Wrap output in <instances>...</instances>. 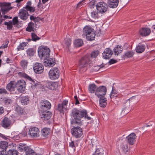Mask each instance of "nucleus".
Returning <instances> with one entry per match:
<instances>
[{
  "instance_id": "49530a36",
  "label": "nucleus",
  "mask_w": 155,
  "mask_h": 155,
  "mask_svg": "<svg viewBox=\"0 0 155 155\" xmlns=\"http://www.w3.org/2000/svg\"><path fill=\"white\" fill-rule=\"evenodd\" d=\"M34 151L30 148L29 147L27 146V147H26V149H25V152L26 155H28V153H32Z\"/></svg>"
},
{
  "instance_id": "72a5a7b5",
  "label": "nucleus",
  "mask_w": 155,
  "mask_h": 155,
  "mask_svg": "<svg viewBox=\"0 0 155 155\" xmlns=\"http://www.w3.org/2000/svg\"><path fill=\"white\" fill-rule=\"evenodd\" d=\"M8 145V143L5 141H1L0 142V148L5 150L7 148Z\"/></svg>"
},
{
  "instance_id": "f8f14e48",
  "label": "nucleus",
  "mask_w": 155,
  "mask_h": 155,
  "mask_svg": "<svg viewBox=\"0 0 155 155\" xmlns=\"http://www.w3.org/2000/svg\"><path fill=\"white\" fill-rule=\"evenodd\" d=\"M29 15L28 14V12L24 8L21 9L20 10L18 16L21 19L25 20L28 18Z\"/></svg>"
},
{
  "instance_id": "c03bdc74",
  "label": "nucleus",
  "mask_w": 155,
  "mask_h": 155,
  "mask_svg": "<svg viewBox=\"0 0 155 155\" xmlns=\"http://www.w3.org/2000/svg\"><path fill=\"white\" fill-rule=\"evenodd\" d=\"M98 13H99V12H97L96 11H94L92 12L91 13L92 17L94 18H98L99 17L98 14Z\"/></svg>"
},
{
  "instance_id": "13d9d810",
  "label": "nucleus",
  "mask_w": 155,
  "mask_h": 155,
  "mask_svg": "<svg viewBox=\"0 0 155 155\" xmlns=\"http://www.w3.org/2000/svg\"><path fill=\"white\" fill-rule=\"evenodd\" d=\"M123 148L124 151L125 153L128 152L129 150L128 147V146L127 144L124 145L123 146Z\"/></svg>"
},
{
  "instance_id": "4c0bfd02",
  "label": "nucleus",
  "mask_w": 155,
  "mask_h": 155,
  "mask_svg": "<svg viewBox=\"0 0 155 155\" xmlns=\"http://www.w3.org/2000/svg\"><path fill=\"white\" fill-rule=\"evenodd\" d=\"M27 147V145L25 144L20 143L19 145L18 148L21 151H25V149H26V147Z\"/></svg>"
},
{
  "instance_id": "ea45409f",
  "label": "nucleus",
  "mask_w": 155,
  "mask_h": 155,
  "mask_svg": "<svg viewBox=\"0 0 155 155\" xmlns=\"http://www.w3.org/2000/svg\"><path fill=\"white\" fill-rule=\"evenodd\" d=\"M28 42H23L20 44L19 46L17 48L18 51L23 50L24 49V48L28 44Z\"/></svg>"
},
{
  "instance_id": "393cba45",
  "label": "nucleus",
  "mask_w": 155,
  "mask_h": 155,
  "mask_svg": "<svg viewBox=\"0 0 155 155\" xmlns=\"http://www.w3.org/2000/svg\"><path fill=\"white\" fill-rule=\"evenodd\" d=\"M14 82L11 81L7 85L6 89L10 91H12L15 90V85L14 83Z\"/></svg>"
},
{
  "instance_id": "412c9836",
  "label": "nucleus",
  "mask_w": 155,
  "mask_h": 155,
  "mask_svg": "<svg viewBox=\"0 0 155 155\" xmlns=\"http://www.w3.org/2000/svg\"><path fill=\"white\" fill-rule=\"evenodd\" d=\"M140 34L143 36L148 35L150 34L151 31L150 29L147 28H142L140 31Z\"/></svg>"
},
{
  "instance_id": "09e8293b",
  "label": "nucleus",
  "mask_w": 155,
  "mask_h": 155,
  "mask_svg": "<svg viewBox=\"0 0 155 155\" xmlns=\"http://www.w3.org/2000/svg\"><path fill=\"white\" fill-rule=\"evenodd\" d=\"M12 8H8L7 7L5 6H4L2 5L1 8V10L3 12H7L8 11Z\"/></svg>"
},
{
  "instance_id": "c756f323",
  "label": "nucleus",
  "mask_w": 155,
  "mask_h": 155,
  "mask_svg": "<svg viewBox=\"0 0 155 155\" xmlns=\"http://www.w3.org/2000/svg\"><path fill=\"white\" fill-rule=\"evenodd\" d=\"M145 47L144 45H138L136 48V51L138 53H141L145 50Z\"/></svg>"
},
{
  "instance_id": "6e6d98bb",
  "label": "nucleus",
  "mask_w": 155,
  "mask_h": 155,
  "mask_svg": "<svg viewBox=\"0 0 155 155\" xmlns=\"http://www.w3.org/2000/svg\"><path fill=\"white\" fill-rule=\"evenodd\" d=\"M25 9L27 12L28 11H29L30 12H34L35 10L34 8L32 7L31 6L26 8Z\"/></svg>"
},
{
  "instance_id": "603ef678",
  "label": "nucleus",
  "mask_w": 155,
  "mask_h": 155,
  "mask_svg": "<svg viewBox=\"0 0 155 155\" xmlns=\"http://www.w3.org/2000/svg\"><path fill=\"white\" fill-rule=\"evenodd\" d=\"M129 112V110H128L127 108H124L122 110L121 114L124 115L127 114Z\"/></svg>"
},
{
  "instance_id": "2eb2a0df",
  "label": "nucleus",
  "mask_w": 155,
  "mask_h": 155,
  "mask_svg": "<svg viewBox=\"0 0 155 155\" xmlns=\"http://www.w3.org/2000/svg\"><path fill=\"white\" fill-rule=\"evenodd\" d=\"M39 130L36 127L31 128L29 131V134L32 137H37L39 136Z\"/></svg>"
},
{
  "instance_id": "79ce46f5",
  "label": "nucleus",
  "mask_w": 155,
  "mask_h": 155,
  "mask_svg": "<svg viewBox=\"0 0 155 155\" xmlns=\"http://www.w3.org/2000/svg\"><path fill=\"white\" fill-rule=\"evenodd\" d=\"M99 53V51L98 50L93 51L91 54V58H96L98 55Z\"/></svg>"
},
{
  "instance_id": "4be33fe9",
  "label": "nucleus",
  "mask_w": 155,
  "mask_h": 155,
  "mask_svg": "<svg viewBox=\"0 0 155 155\" xmlns=\"http://www.w3.org/2000/svg\"><path fill=\"white\" fill-rule=\"evenodd\" d=\"M46 87L49 89L54 90L57 87L58 85L56 83L52 82H48L46 83Z\"/></svg>"
},
{
  "instance_id": "69168bd1",
  "label": "nucleus",
  "mask_w": 155,
  "mask_h": 155,
  "mask_svg": "<svg viewBox=\"0 0 155 155\" xmlns=\"http://www.w3.org/2000/svg\"><path fill=\"white\" fill-rule=\"evenodd\" d=\"M12 28V22H10L7 25V28L8 29L10 30Z\"/></svg>"
},
{
  "instance_id": "58836bf2",
  "label": "nucleus",
  "mask_w": 155,
  "mask_h": 155,
  "mask_svg": "<svg viewBox=\"0 0 155 155\" xmlns=\"http://www.w3.org/2000/svg\"><path fill=\"white\" fill-rule=\"evenodd\" d=\"M18 74L19 76H22L30 81H31L32 79L29 76L23 72H19L18 73Z\"/></svg>"
},
{
  "instance_id": "a878e982",
  "label": "nucleus",
  "mask_w": 155,
  "mask_h": 155,
  "mask_svg": "<svg viewBox=\"0 0 155 155\" xmlns=\"http://www.w3.org/2000/svg\"><path fill=\"white\" fill-rule=\"evenodd\" d=\"M3 103L5 105H8L12 104V99L9 97H5L2 100Z\"/></svg>"
},
{
  "instance_id": "6ab92c4d",
  "label": "nucleus",
  "mask_w": 155,
  "mask_h": 155,
  "mask_svg": "<svg viewBox=\"0 0 155 155\" xmlns=\"http://www.w3.org/2000/svg\"><path fill=\"white\" fill-rule=\"evenodd\" d=\"M20 101L22 105L28 104L30 101L29 97L28 96L22 95L19 97Z\"/></svg>"
},
{
  "instance_id": "dca6fc26",
  "label": "nucleus",
  "mask_w": 155,
  "mask_h": 155,
  "mask_svg": "<svg viewBox=\"0 0 155 155\" xmlns=\"http://www.w3.org/2000/svg\"><path fill=\"white\" fill-rule=\"evenodd\" d=\"M103 56L105 59H109L113 54L112 50L109 48H106L104 51Z\"/></svg>"
},
{
  "instance_id": "a18cd8bd",
  "label": "nucleus",
  "mask_w": 155,
  "mask_h": 155,
  "mask_svg": "<svg viewBox=\"0 0 155 155\" xmlns=\"http://www.w3.org/2000/svg\"><path fill=\"white\" fill-rule=\"evenodd\" d=\"M18 112L20 115H25L26 112L22 108H19L18 110Z\"/></svg>"
},
{
  "instance_id": "cd10ccee",
  "label": "nucleus",
  "mask_w": 155,
  "mask_h": 155,
  "mask_svg": "<svg viewBox=\"0 0 155 155\" xmlns=\"http://www.w3.org/2000/svg\"><path fill=\"white\" fill-rule=\"evenodd\" d=\"M97 87V86L94 84H90L89 86V91L91 93H95V91Z\"/></svg>"
},
{
  "instance_id": "bb28decb",
  "label": "nucleus",
  "mask_w": 155,
  "mask_h": 155,
  "mask_svg": "<svg viewBox=\"0 0 155 155\" xmlns=\"http://www.w3.org/2000/svg\"><path fill=\"white\" fill-rule=\"evenodd\" d=\"M2 151H4V153L6 155H18V152L15 150H9L7 152L5 150H3Z\"/></svg>"
},
{
  "instance_id": "423d86ee",
  "label": "nucleus",
  "mask_w": 155,
  "mask_h": 155,
  "mask_svg": "<svg viewBox=\"0 0 155 155\" xmlns=\"http://www.w3.org/2000/svg\"><path fill=\"white\" fill-rule=\"evenodd\" d=\"M48 75L51 80L57 79L58 78L60 75V71L57 68H52L49 71Z\"/></svg>"
},
{
  "instance_id": "20e7f679",
  "label": "nucleus",
  "mask_w": 155,
  "mask_h": 155,
  "mask_svg": "<svg viewBox=\"0 0 155 155\" xmlns=\"http://www.w3.org/2000/svg\"><path fill=\"white\" fill-rule=\"evenodd\" d=\"M71 129V132L73 137L76 138L80 137L83 134V130L81 128L82 125H74Z\"/></svg>"
},
{
  "instance_id": "680f3d73",
  "label": "nucleus",
  "mask_w": 155,
  "mask_h": 155,
  "mask_svg": "<svg viewBox=\"0 0 155 155\" xmlns=\"http://www.w3.org/2000/svg\"><path fill=\"white\" fill-rule=\"evenodd\" d=\"M31 2L30 1H28L26 5L25 6V7H24L23 8L24 9H26L30 7H31L30 6L31 5Z\"/></svg>"
},
{
  "instance_id": "4d7b16f0",
  "label": "nucleus",
  "mask_w": 155,
  "mask_h": 155,
  "mask_svg": "<svg viewBox=\"0 0 155 155\" xmlns=\"http://www.w3.org/2000/svg\"><path fill=\"white\" fill-rule=\"evenodd\" d=\"M69 146L70 147L72 148L74 150V151L75 150V147L74 143V142L73 141H71V142L69 143Z\"/></svg>"
},
{
  "instance_id": "4468645a",
  "label": "nucleus",
  "mask_w": 155,
  "mask_h": 155,
  "mask_svg": "<svg viewBox=\"0 0 155 155\" xmlns=\"http://www.w3.org/2000/svg\"><path fill=\"white\" fill-rule=\"evenodd\" d=\"M136 137L135 133H132L130 134L126 138L128 143L131 145H133L136 141Z\"/></svg>"
},
{
  "instance_id": "0eeeda50",
  "label": "nucleus",
  "mask_w": 155,
  "mask_h": 155,
  "mask_svg": "<svg viewBox=\"0 0 155 155\" xmlns=\"http://www.w3.org/2000/svg\"><path fill=\"white\" fill-rule=\"evenodd\" d=\"M96 8L98 12L100 13L103 14L107 11L108 6L104 2H100L96 5Z\"/></svg>"
},
{
  "instance_id": "7c9ffc66",
  "label": "nucleus",
  "mask_w": 155,
  "mask_h": 155,
  "mask_svg": "<svg viewBox=\"0 0 155 155\" xmlns=\"http://www.w3.org/2000/svg\"><path fill=\"white\" fill-rule=\"evenodd\" d=\"M34 24L32 22H30L26 28V30L29 32H31V31H34L35 28H34Z\"/></svg>"
},
{
  "instance_id": "0e129e2a",
  "label": "nucleus",
  "mask_w": 155,
  "mask_h": 155,
  "mask_svg": "<svg viewBox=\"0 0 155 155\" xmlns=\"http://www.w3.org/2000/svg\"><path fill=\"white\" fill-rule=\"evenodd\" d=\"M0 137L7 140H9V139L8 138V137H6L3 134L1 133H0Z\"/></svg>"
},
{
  "instance_id": "864d4df0",
  "label": "nucleus",
  "mask_w": 155,
  "mask_h": 155,
  "mask_svg": "<svg viewBox=\"0 0 155 155\" xmlns=\"http://www.w3.org/2000/svg\"><path fill=\"white\" fill-rule=\"evenodd\" d=\"M18 17H15L13 19V24L14 25H15L18 24Z\"/></svg>"
},
{
  "instance_id": "39448f33",
  "label": "nucleus",
  "mask_w": 155,
  "mask_h": 155,
  "mask_svg": "<svg viewBox=\"0 0 155 155\" xmlns=\"http://www.w3.org/2000/svg\"><path fill=\"white\" fill-rule=\"evenodd\" d=\"M50 51V50L48 48L40 47L38 50V53L40 57L46 60L47 58L49 57Z\"/></svg>"
},
{
  "instance_id": "f03ea898",
  "label": "nucleus",
  "mask_w": 155,
  "mask_h": 155,
  "mask_svg": "<svg viewBox=\"0 0 155 155\" xmlns=\"http://www.w3.org/2000/svg\"><path fill=\"white\" fill-rule=\"evenodd\" d=\"M95 34L94 29L90 26H86L83 29V37H86L88 41H92L94 40L95 37Z\"/></svg>"
},
{
  "instance_id": "ddd939ff",
  "label": "nucleus",
  "mask_w": 155,
  "mask_h": 155,
  "mask_svg": "<svg viewBox=\"0 0 155 155\" xmlns=\"http://www.w3.org/2000/svg\"><path fill=\"white\" fill-rule=\"evenodd\" d=\"M41 108L45 110H48L50 108L51 105L49 102L47 100H42L40 103Z\"/></svg>"
},
{
  "instance_id": "6e6552de",
  "label": "nucleus",
  "mask_w": 155,
  "mask_h": 155,
  "mask_svg": "<svg viewBox=\"0 0 155 155\" xmlns=\"http://www.w3.org/2000/svg\"><path fill=\"white\" fill-rule=\"evenodd\" d=\"M107 88L104 86H102L97 87L95 92V95L98 97L104 96L107 92Z\"/></svg>"
},
{
  "instance_id": "a19ab883",
  "label": "nucleus",
  "mask_w": 155,
  "mask_h": 155,
  "mask_svg": "<svg viewBox=\"0 0 155 155\" xmlns=\"http://www.w3.org/2000/svg\"><path fill=\"white\" fill-rule=\"evenodd\" d=\"M103 150L101 148H98L97 149L94 153L92 155H103Z\"/></svg>"
},
{
  "instance_id": "b1692460",
  "label": "nucleus",
  "mask_w": 155,
  "mask_h": 155,
  "mask_svg": "<svg viewBox=\"0 0 155 155\" xmlns=\"http://www.w3.org/2000/svg\"><path fill=\"white\" fill-rule=\"evenodd\" d=\"M99 105L102 108L106 107L107 104V100L104 96L100 97Z\"/></svg>"
},
{
  "instance_id": "7ed1b4c3",
  "label": "nucleus",
  "mask_w": 155,
  "mask_h": 155,
  "mask_svg": "<svg viewBox=\"0 0 155 155\" xmlns=\"http://www.w3.org/2000/svg\"><path fill=\"white\" fill-rule=\"evenodd\" d=\"M90 55L89 54H87L81 59L79 62V67L81 69V68L87 67L88 65L89 67L92 66V62L90 60Z\"/></svg>"
},
{
  "instance_id": "f257e3e1",
  "label": "nucleus",
  "mask_w": 155,
  "mask_h": 155,
  "mask_svg": "<svg viewBox=\"0 0 155 155\" xmlns=\"http://www.w3.org/2000/svg\"><path fill=\"white\" fill-rule=\"evenodd\" d=\"M71 114V117L73 118L71 121L72 125H78L80 126L82 125L81 118L84 117L88 120H90L91 118L88 116L86 110L78 109L76 108L72 110Z\"/></svg>"
},
{
  "instance_id": "37998d69",
  "label": "nucleus",
  "mask_w": 155,
  "mask_h": 155,
  "mask_svg": "<svg viewBox=\"0 0 155 155\" xmlns=\"http://www.w3.org/2000/svg\"><path fill=\"white\" fill-rule=\"evenodd\" d=\"M31 37L32 40L36 41L37 40L40 39V38L35 33H31Z\"/></svg>"
},
{
  "instance_id": "f3484780",
  "label": "nucleus",
  "mask_w": 155,
  "mask_h": 155,
  "mask_svg": "<svg viewBox=\"0 0 155 155\" xmlns=\"http://www.w3.org/2000/svg\"><path fill=\"white\" fill-rule=\"evenodd\" d=\"M52 115V113L47 110L43 111L41 115V118L44 120H48L49 119Z\"/></svg>"
},
{
  "instance_id": "8fccbe9b",
  "label": "nucleus",
  "mask_w": 155,
  "mask_h": 155,
  "mask_svg": "<svg viewBox=\"0 0 155 155\" xmlns=\"http://www.w3.org/2000/svg\"><path fill=\"white\" fill-rule=\"evenodd\" d=\"M9 41L7 40L5 41V44H3L0 47V49H2L6 48L7 47Z\"/></svg>"
},
{
  "instance_id": "a211bd4d",
  "label": "nucleus",
  "mask_w": 155,
  "mask_h": 155,
  "mask_svg": "<svg viewBox=\"0 0 155 155\" xmlns=\"http://www.w3.org/2000/svg\"><path fill=\"white\" fill-rule=\"evenodd\" d=\"M11 124V121L8 118L5 117L2 121L1 125L4 128H7Z\"/></svg>"
},
{
  "instance_id": "aec40b11",
  "label": "nucleus",
  "mask_w": 155,
  "mask_h": 155,
  "mask_svg": "<svg viewBox=\"0 0 155 155\" xmlns=\"http://www.w3.org/2000/svg\"><path fill=\"white\" fill-rule=\"evenodd\" d=\"M119 3V0H108L107 4L109 7L110 8H116Z\"/></svg>"
},
{
  "instance_id": "f704fd0d",
  "label": "nucleus",
  "mask_w": 155,
  "mask_h": 155,
  "mask_svg": "<svg viewBox=\"0 0 155 155\" xmlns=\"http://www.w3.org/2000/svg\"><path fill=\"white\" fill-rule=\"evenodd\" d=\"M83 44V41L81 39H78L75 40L74 42V45L76 47L81 46Z\"/></svg>"
},
{
  "instance_id": "e433bc0d",
  "label": "nucleus",
  "mask_w": 155,
  "mask_h": 155,
  "mask_svg": "<svg viewBox=\"0 0 155 155\" xmlns=\"http://www.w3.org/2000/svg\"><path fill=\"white\" fill-rule=\"evenodd\" d=\"M134 54V53L132 51H129L126 52L125 54L124 57L127 58H130L132 57Z\"/></svg>"
},
{
  "instance_id": "2f4dec72",
  "label": "nucleus",
  "mask_w": 155,
  "mask_h": 155,
  "mask_svg": "<svg viewBox=\"0 0 155 155\" xmlns=\"http://www.w3.org/2000/svg\"><path fill=\"white\" fill-rule=\"evenodd\" d=\"M35 52L36 51L35 49L33 48H29L26 51L27 55L30 57L33 56Z\"/></svg>"
},
{
  "instance_id": "c9c22d12",
  "label": "nucleus",
  "mask_w": 155,
  "mask_h": 155,
  "mask_svg": "<svg viewBox=\"0 0 155 155\" xmlns=\"http://www.w3.org/2000/svg\"><path fill=\"white\" fill-rule=\"evenodd\" d=\"M28 62L27 60H22L20 62V65L24 69L26 68L27 67Z\"/></svg>"
},
{
  "instance_id": "3c124183",
  "label": "nucleus",
  "mask_w": 155,
  "mask_h": 155,
  "mask_svg": "<svg viewBox=\"0 0 155 155\" xmlns=\"http://www.w3.org/2000/svg\"><path fill=\"white\" fill-rule=\"evenodd\" d=\"M65 44L67 46L69 47L71 43V40L68 38L65 40Z\"/></svg>"
},
{
  "instance_id": "de8ad7c7",
  "label": "nucleus",
  "mask_w": 155,
  "mask_h": 155,
  "mask_svg": "<svg viewBox=\"0 0 155 155\" xmlns=\"http://www.w3.org/2000/svg\"><path fill=\"white\" fill-rule=\"evenodd\" d=\"M30 81L31 82V87H36L38 84V81L36 80L32 79Z\"/></svg>"
},
{
  "instance_id": "1a4fd4ad",
  "label": "nucleus",
  "mask_w": 155,
  "mask_h": 155,
  "mask_svg": "<svg viewBox=\"0 0 155 155\" xmlns=\"http://www.w3.org/2000/svg\"><path fill=\"white\" fill-rule=\"evenodd\" d=\"M25 82L23 80H20L16 83V86L18 91L21 93H23L25 89Z\"/></svg>"
},
{
  "instance_id": "9d476101",
  "label": "nucleus",
  "mask_w": 155,
  "mask_h": 155,
  "mask_svg": "<svg viewBox=\"0 0 155 155\" xmlns=\"http://www.w3.org/2000/svg\"><path fill=\"white\" fill-rule=\"evenodd\" d=\"M68 101L64 100L62 104H59L58 105V110L61 113H63L64 110L67 111L68 109L67 105Z\"/></svg>"
},
{
  "instance_id": "052dcab7",
  "label": "nucleus",
  "mask_w": 155,
  "mask_h": 155,
  "mask_svg": "<svg viewBox=\"0 0 155 155\" xmlns=\"http://www.w3.org/2000/svg\"><path fill=\"white\" fill-rule=\"evenodd\" d=\"M117 62V60H114L113 59H111L108 63L110 64H111L114 63H116Z\"/></svg>"
},
{
  "instance_id": "473e14b6",
  "label": "nucleus",
  "mask_w": 155,
  "mask_h": 155,
  "mask_svg": "<svg viewBox=\"0 0 155 155\" xmlns=\"http://www.w3.org/2000/svg\"><path fill=\"white\" fill-rule=\"evenodd\" d=\"M50 130V129L48 128H43L41 131L42 135L44 137H46L49 134Z\"/></svg>"
},
{
  "instance_id": "5fc2aeb1",
  "label": "nucleus",
  "mask_w": 155,
  "mask_h": 155,
  "mask_svg": "<svg viewBox=\"0 0 155 155\" xmlns=\"http://www.w3.org/2000/svg\"><path fill=\"white\" fill-rule=\"evenodd\" d=\"M95 1L94 0H92L89 3V8H94V6L95 4Z\"/></svg>"
},
{
  "instance_id": "338daca9",
  "label": "nucleus",
  "mask_w": 155,
  "mask_h": 155,
  "mask_svg": "<svg viewBox=\"0 0 155 155\" xmlns=\"http://www.w3.org/2000/svg\"><path fill=\"white\" fill-rule=\"evenodd\" d=\"M4 112V110L3 107H0V114H3Z\"/></svg>"
},
{
  "instance_id": "e2e57ef3",
  "label": "nucleus",
  "mask_w": 155,
  "mask_h": 155,
  "mask_svg": "<svg viewBox=\"0 0 155 155\" xmlns=\"http://www.w3.org/2000/svg\"><path fill=\"white\" fill-rule=\"evenodd\" d=\"M111 93L115 95H117V90L114 89V87H112V91Z\"/></svg>"
},
{
  "instance_id": "9b49d317",
  "label": "nucleus",
  "mask_w": 155,
  "mask_h": 155,
  "mask_svg": "<svg viewBox=\"0 0 155 155\" xmlns=\"http://www.w3.org/2000/svg\"><path fill=\"white\" fill-rule=\"evenodd\" d=\"M33 69L36 73L40 74L43 72L44 67L41 64L36 63L33 66Z\"/></svg>"
},
{
  "instance_id": "774afa93",
  "label": "nucleus",
  "mask_w": 155,
  "mask_h": 155,
  "mask_svg": "<svg viewBox=\"0 0 155 155\" xmlns=\"http://www.w3.org/2000/svg\"><path fill=\"white\" fill-rule=\"evenodd\" d=\"M11 4L10 3H3L2 5L4 6H5L7 7L10 6Z\"/></svg>"
},
{
  "instance_id": "5701e85b",
  "label": "nucleus",
  "mask_w": 155,
  "mask_h": 155,
  "mask_svg": "<svg viewBox=\"0 0 155 155\" xmlns=\"http://www.w3.org/2000/svg\"><path fill=\"white\" fill-rule=\"evenodd\" d=\"M47 59L45 61V63H46V66L52 67L55 65V62L54 59L48 57L47 58Z\"/></svg>"
},
{
  "instance_id": "bf43d9fd",
  "label": "nucleus",
  "mask_w": 155,
  "mask_h": 155,
  "mask_svg": "<svg viewBox=\"0 0 155 155\" xmlns=\"http://www.w3.org/2000/svg\"><path fill=\"white\" fill-rule=\"evenodd\" d=\"M8 94V92L4 88H0V94Z\"/></svg>"
},
{
  "instance_id": "c85d7f7f",
  "label": "nucleus",
  "mask_w": 155,
  "mask_h": 155,
  "mask_svg": "<svg viewBox=\"0 0 155 155\" xmlns=\"http://www.w3.org/2000/svg\"><path fill=\"white\" fill-rule=\"evenodd\" d=\"M114 54L115 55H117L119 54L122 51V47L118 45L116 47L114 48Z\"/></svg>"
}]
</instances>
